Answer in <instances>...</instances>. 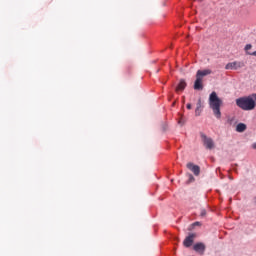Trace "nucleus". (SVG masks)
<instances>
[{
    "label": "nucleus",
    "instance_id": "1",
    "mask_svg": "<svg viewBox=\"0 0 256 256\" xmlns=\"http://www.w3.org/2000/svg\"><path fill=\"white\" fill-rule=\"evenodd\" d=\"M236 105L243 111H253L256 107V94L236 99Z\"/></svg>",
    "mask_w": 256,
    "mask_h": 256
},
{
    "label": "nucleus",
    "instance_id": "2",
    "mask_svg": "<svg viewBox=\"0 0 256 256\" xmlns=\"http://www.w3.org/2000/svg\"><path fill=\"white\" fill-rule=\"evenodd\" d=\"M223 105V100L217 96V92H212L209 96V107L212 109L216 119L221 118V106Z\"/></svg>",
    "mask_w": 256,
    "mask_h": 256
},
{
    "label": "nucleus",
    "instance_id": "3",
    "mask_svg": "<svg viewBox=\"0 0 256 256\" xmlns=\"http://www.w3.org/2000/svg\"><path fill=\"white\" fill-rule=\"evenodd\" d=\"M211 69L198 70L196 73V80L194 82V89L196 91H201L203 89V77L211 75Z\"/></svg>",
    "mask_w": 256,
    "mask_h": 256
},
{
    "label": "nucleus",
    "instance_id": "4",
    "mask_svg": "<svg viewBox=\"0 0 256 256\" xmlns=\"http://www.w3.org/2000/svg\"><path fill=\"white\" fill-rule=\"evenodd\" d=\"M201 139H202V143L204 145V147H206L207 149H215V142L213 141V138L208 137L205 134H201Z\"/></svg>",
    "mask_w": 256,
    "mask_h": 256
},
{
    "label": "nucleus",
    "instance_id": "5",
    "mask_svg": "<svg viewBox=\"0 0 256 256\" xmlns=\"http://www.w3.org/2000/svg\"><path fill=\"white\" fill-rule=\"evenodd\" d=\"M242 67H245V63L243 62H238V61H234V62H230L228 63L226 66H225V69L226 70H235L237 71V69H241Z\"/></svg>",
    "mask_w": 256,
    "mask_h": 256
},
{
    "label": "nucleus",
    "instance_id": "6",
    "mask_svg": "<svg viewBox=\"0 0 256 256\" xmlns=\"http://www.w3.org/2000/svg\"><path fill=\"white\" fill-rule=\"evenodd\" d=\"M194 251H196V253H200V255H203V253H205V244L203 243H197L193 246Z\"/></svg>",
    "mask_w": 256,
    "mask_h": 256
},
{
    "label": "nucleus",
    "instance_id": "7",
    "mask_svg": "<svg viewBox=\"0 0 256 256\" xmlns=\"http://www.w3.org/2000/svg\"><path fill=\"white\" fill-rule=\"evenodd\" d=\"M194 239H195V234H190L188 237H186L183 242L184 247H191V245H193Z\"/></svg>",
    "mask_w": 256,
    "mask_h": 256
},
{
    "label": "nucleus",
    "instance_id": "8",
    "mask_svg": "<svg viewBox=\"0 0 256 256\" xmlns=\"http://www.w3.org/2000/svg\"><path fill=\"white\" fill-rule=\"evenodd\" d=\"M187 168L194 173V175H199L201 173V169L197 165H193V163H188Z\"/></svg>",
    "mask_w": 256,
    "mask_h": 256
},
{
    "label": "nucleus",
    "instance_id": "9",
    "mask_svg": "<svg viewBox=\"0 0 256 256\" xmlns=\"http://www.w3.org/2000/svg\"><path fill=\"white\" fill-rule=\"evenodd\" d=\"M185 87H187V82H185V80H180L178 86L176 87V92L179 93V91H184Z\"/></svg>",
    "mask_w": 256,
    "mask_h": 256
},
{
    "label": "nucleus",
    "instance_id": "10",
    "mask_svg": "<svg viewBox=\"0 0 256 256\" xmlns=\"http://www.w3.org/2000/svg\"><path fill=\"white\" fill-rule=\"evenodd\" d=\"M247 130V125H245L244 123H239L237 126H236V131L237 133H243Z\"/></svg>",
    "mask_w": 256,
    "mask_h": 256
},
{
    "label": "nucleus",
    "instance_id": "11",
    "mask_svg": "<svg viewBox=\"0 0 256 256\" xmlns=\"http://www.w3.org/2000/svg\"><path fill=\"white\" fill-rule=\"evenodd\" d=\"M202 105H201V99L198 100L197 104H196V109H195V115L196 117H199V115H201V109Z\"/></svg>",
    "mask_w": 256,
    "mask_h": 256
},
{
    "label": "nucleus",
    "instance_id": "12",
    "mask_svg": "<svg viewBox=\"0 0 256 256\" xmlns=\"http://www.w3.org/2000/svg\"><path fill=\"white\" fill-rule=\"evenodd\" d=\"M252 48H253V45L247 44V45L245 46L246 54L249 53L250 49H252Z\"/></svg>",
    "mask_w": 256,
    "mask_h": 256
},
{
    "label": "nucleus",
    "instance_id": "13",
    "mask_svg": "<svg viewBox=\"0 0 256 256\" xmlns=\"http://www.w3.org/2000/svg\"><path fill=\"white\" fill-rule=\"evenodd\" d=\"M178 125H185V120H183V117L179 119Z\"/></svg>",
    "mask_w": 256,
    "mask_h": 256
},
{
    "label": "nucleus",
    "instance_id": "14",
    "mask_svg": "<svg viewBox=\"0 0 256 256\" xmlns=\"http://www.w3.org/2000/svg\"><path fill=\"white\" fill-rule=\"evenodd\" d=\"M247 55H252L253 57H256V51H254V52H247Z\"/></svg>",
    "mask_w": 256,
    "mask_h": 256
},
{
    "label": "nucleus",
    "instance_id": "15",
    "mask_svg": "<svg viewBox=\"0 0 256 256\" xmlns=\"http://www.w3.org/2000/svg\"><path fill=\"white\" fill-rule=\"evenodd\" d=\"M187 109H191V104L186 105Z\"/></svg>",
    "mask_w": 256,
    "mask_h": 256
},
{
    "label": "nucleus",
    "instance_id": "16",
    "mask_svg": "<svg viewBox=\"0 0 256 256\" xmlns=\"http://www.w3.org/2000/svg\"><path fill=\"white\" fill-rule=\"evenodd\" d=\"M202 217L205 216V210L201 212Z\"/></svg>",
    "mask_w": 256,
    "mask_h": 256
},
{
    "label": "nucleus",
    "instance_id": "17",
    "mask_svg": "<svg viewBox=\"0 0 256 256\" xmlns=\"http://www.w3.org/2000/svg\"><path fill=\"white\" fill-rule=\"evenodd\" d=\"M252 147H253V149H256V143H254V144L252 145Z\"/></svg>",
    "mask_w": 256,
    "mask_h": 256
},
{
    "label": "nucleus",
    "instance_id": "18",
    "mask_svg": "<svg viewBox=\"0 0 256 256\" xmlns=\"http://www.w3.org/2000/svg\"><path fill=\"white\" fill-rule=\"evenodd\" d=\"M193 225H199V222H195Z\"/></svg>",
    "mask_w": 256,
    "mask_h": 256
},
{
    "label": "nucleus",
    "instance_id": "19",
    "mask_svg": "<svg viewBox=\"0 0 256 256\" xmlns=\"http://www.w3.org/2000/svg\"><path fill=\"white\" fill-rule=\"evenodd\" d=\"M190 179H193V176L190 175Z\"/></svg>",
    "mask_w": 256,
    "mask_h": 256
}]
</instances>
